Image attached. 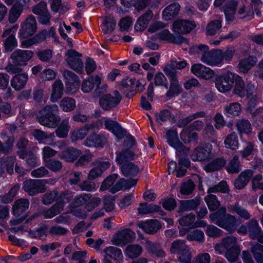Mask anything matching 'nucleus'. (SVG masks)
Listing matches in <instances>:
<instances>
[{"label": "nucleus", "instance_id": "f257e3e1", "mask_svg": "<svg viewBox=\"0 0 263 263\" xmlns=\"http://www.w3.org/2000/svg\"><path fill=\"white\" fill-rule=\"evenodd\" d=\"M89 203L87 204V209L88 211H91L95 207L97 206L100 203L101 199L98 197H93L90 199L89 194H86L80 196L75 197L73 202L69 204L70 210L68 213L64 214L56 218L57 221L59 223L64 224H69L70 222L71 217L69 215L70 213L74 216L78 217L83 218L85 216V213L82 212L81 209L77 208L72 209L73 206L78 207L82 204L85 203L88 200Z\"/></svg>", "mask_w": 263, "mask_h": 263}, {"label": "nucleus", "instance_id": "f03ea898", "mask_svg": "<svg viewBox=\"0 0 263 263\" xmlns=\"http://www.w3.org/2000/svg\"><path fill=\"white\" fill-rule=\"evenodd\" d=\"M36 31V21L35 17L30 16L21 24L18 36L21 40V45L23 48H29L46 37V32L42 31L32 38L27 40L34 34Z\"/></svg>", "mask_w": 263, "mask_h": 263}, {"label": "nucleus", "instance_id": "7ed1b4c3", "mask_svg": "<svg viewBox=\"0 0 263 263\" xmlns=\"http://www.w3.org/2000/svg\"><path fill=\"white\" fill-rule=\"evenodd\" d=\"M226 209L222 208L217 212L210 215V218L213 222L215 223L219 227L226 229L232 233L235 231L237 227L241 221L234 216L230 214L226 215Z\"/></svg>", "mask_w": 263, "mask_h": 263}, {"label": "nucleus", "instance_id": "20e7f679", "mask_svg": "<svg viewBox=\"0 0 263 263\" xmlns=\"http://www.w3.org/2000/svg\"><path fill=\"white\" fill-rule=\"evenodd\" d=\"M117 178L118 175L116 174L108 176L103 182L100 187V191L108 190L110 193H115L123 188L130 189L136 185L138 181V179L126 180L120 178L117 180Z\"/></svg>", "mask_w": 263, "mask_h": 263}, {"label": "nucleus", "instance_id": "39448f33", "mask_svg": "<svg viewBox=\"0 0 263 263\" xmlns=\"http://www.w3.org/2000/svg\"><path fill=\"white\" fill-rule=\"evenodd\" d=\"M215 250L219 253H224L226 257L230 262L236 261L240 252V249L237 245L236 239L233 236L223 239L221 243L215 246Z\"/></svg>", "mask_w": 263, "mask_h": 263}, {"label": "nucleus", "instance_id": "423d86ee", "mask_svg": "<svg viewBox=\"0 0 263 263\" xmlns=\"http://www.w3.org/2000/svg\"><path fill=\"white\" fill-rule=\"evenodd\" d=\"M58 111V106L56 105L45 107L37 116L39 122L44 126L55 127L60 120V117L54 114Z\"/></svg>", "mask_w": 263, "mask_h": 263}, {"label": "nucleus", "instance_id": "0eeeda50", "mask_svg": "<svg viewBox=\"0 0 263 263\" xmlns=\"http://www.w3.org/2000/svg\"><path fill=\"white\" fill-rule=\"evenodd\" d=\"M237 74L228 71L216 77L215 85L217 90L221 93L230 91L233 88Z\"/></svg>", "mask_w": 263, "mask_h": 263}, {"label": "nucleus", "instance_id": "6e6552de", "mask_svg": "<svg viewBox=\"0 0 263 263\" xmlns=\"http://www.w3.org/2000/svg\"><path fill=\"white\" fill-rule=\"evenodd\" d=\"M198 48L203 51L201 61L210 66H219L223 61L222 52L220 50L208 52L209 48L204 45H200Z\"/></svg>", "mask_w": 263, "mask_h": 263}, {"label": "nucleus", "instance_id": "1a4fd4ad", "mask_svg": "<svg viewBox=\"0 0 263 263\" xmlns=\"http://www.w3.org/2000/svg\"><path fill=\"white\" fill-rule=\"evenodd\" d=\"M171 252L179 255L178 258L180 263H191V255L184 241H174L172 245Z\"/></svg>", "mask_w": 263, "mask_h": 263}, {"label": "nucleus", "instance_id": "9d476101", "mask_svg": "<svg viewBox=\"0 0 263 263\" xmlns=\"http://www.w3.org/2000/svg\"><path fill=\"white\" fill-rule=\"evenodd\" d=\"M233 92L240 98L248 97L252 95L255 86L253 85H246L241 77L237 74L234 85Z\"/></svg>", "mask_w": 263, "mask_h": 263}, {"label": "nucleus", "instance_id": "9b49d317", "mask_svg": "<svg viewBox=\"0 0 263 263\" xmlns=\"http://www.w3.org/2000/svg\"><path fill=\"white\" fill-rule=\"evenodd\" d=\"M136 234L134 232L129 229H124L119 231L112 238L113 244L122 247L127 243L135 239Z\"/></svg>", "mask_w": 263, "mask_h": 263}, {"label": "nucleus", "instance_id": "f8f14e48", "mask_svg": "<svg viewBox=\"0 0 263 263\" xmlns=\"http://www.w3.org/2000/svg\"><path fill=\"white\" fill-rule=\"evenodd\" d=\"M260 230L261 229L259 227L257 221L252 219L249 223L248 227L241 226L238 229L237 232L239 234H246L249 231L250 236L252 238H257L259 242L263 243V233L258 235Z\"/></svg>", "mask_w": 263, "mask_h": 263}, {"label": "nucleus", "instance_id": "ddd939ff", "mask_svg": "<svg viewBox=\"0 0 263 263\" xmlns=\"http://www.w3.org/2000/svg\"><path fill=\"white\" fill-rule=\"evenodd\" d=\"M18 28V25H15L11 28L5 30L3 33L2 37H7L4 42L6 51H11L17 46V42L15 38V33Z\"/></svg>", "mask_w": 263, "mask_h": 263}, {"label": "nucleus", "instance_id": "4468645a", "mask_svg": "<svg viewBox=\"0 0 263 263\" xmlns=\"http://www.w3.org/2000/svg\"><path fill=\"white\" fill-rule=\"evenodd\" d=\"M105 253L103 263H121L123 256L121 250L115 247L110 246L104 250Z\"/></svg>", "mask_w": 263, "mask_h": 263}, {"label": "nucleus", "instance_id": "2eb2a0df", "mask_svg": "<svg viewBox=\"0 0 263 263\" xmlns=\"http://www.w3.org/2000/svg\"><path fill=\"white\" fill-rule=\"evenodd\" d=\"M66 62L69 67L77 72L83 69V63L80 57L81 54L73 50H69L66 53Z\"/></svg>", "mask_w": 263, "mask_h": 263}, {"label": "nucleus", "instance_id": "dca6fc26", "mask_svg": "<svg viewBox=\"0 0 263 263\" xmlns=\"http://www.w3.org/2000/svg\"><path fill=\"white\" fill-rule=\"evenodd\" d=\"M203 126L201 121L197 120L193 122L189 129H184L180 134L181 139L184 143L191 142L196 139L197 134L194 130H199Z\"/></svg>", "mask_w": 263, "mask_h": 263}, {"label": "nucleus", "instance_id": "f3484780", "mask_svg": "<svg viewBox=\"0 0 263 263\" xmlns=\"http://www.w3.org/2000/svg\"><path fill=\"white\" fill-rule=\"evenodd\" d=\"M63 76L66 80V92L70 94L76 93L80 86V80L78 77L73 72L68 70L64 71Z\"/></svg>", "mask_w": 263, "mask_h": 263}, {"label": "nucleus", "instance_id": "a211bd4d", "mask_svg": "<svg viewBox=\"0 0 263 263\" xmlns=\"http://www.w3.org/2000/svg\"><path fill=\"white\" fill-rule=\"evenodd\" d=\"M121 99V96L117 91H114L102 97L100 100L101 106L105 110L109 109L118 105Z\"/></svg>", "mask_w": 263, "mask_h": 263}, {"label": "nucleus", "instance_id": "6ab92c4d", "mask_svg": "<svg viewBox=\"0 0 263 263\" xmlns=\"http://www.w3.org/2000/svg\"><path fill=\"white\" fill-rule=\"evenodd\" d=\"M191 71L196 77L205 80H210L215 75V72L212 69L201 64L193 65Z\"/></svg>", "mask_w": 263, "mask_h": 263}, {"label": "nucleus", "instance_id": "aec40b11", "mask_svg": "<svg viewBox=\"0 0 263 263\" xmlns=\"http://www.w3.org/2000/svg\"><path fill=\"white\" fill-rule=\"evenodd\" d=\"M211 150L212 145L210 144L197 147L191 155V158L193 161H198L209 160L212 155Z\"/></svg>", "mask_w": 263, "mask_h": 263}, {"label": "nucleus", "instance_id": "412c9836", "mask_svg": "<svg viewBox=\"0 0 263 263\" xmlns=\"http://www.w3.org/2000/svg\"><path fill=\"white\" fill-rule=\"evenodd\" d=\"M95 167L91 170L88 178L92 179L101 175L103 172L110 166L109 160L107 158H100L95 161Z\"/></svg>", "mask_w": 263, "mask_h": 263}, {"label": "nucleus", "instance_id": "4be33fe9", "mask_svg": "<svg viewBox=\"0 0 263 263\" xmlns=\"http://www.w3.org/2000/svg\"><path fill=\"white\" fill-rule=\"evenodd\" d=\"M33 52L31 50H17L13 52L11 58L14 63L25 66L33 57Z\"/></svg>", "mask_w": 263, "mask_h": 263}, {"label": "nucleus", "instance_id": "5701e85b", "mask_svg": "<svg viewBox=\"0 0 263 263\" xmlns=\"http://www.w3.org/2000/svg\"><path fill=\"white\" fill-rule=\"evenodd\" d=\"M43 184H44V180H29L24 182L23 188L30 195H34L44 192Z\"/></svg>", "mask_w": 263, "mask_h": 263}, {"label": "nucleus", "instance_id": "b1692460", "mask_svg": "<svg viewBox=\"0 0 263 263\" xmlns=\"http://www.w3.org/2000/svg\"><path fill=\"white\" fill-rule=\"evenodd\" d=\"M195 27L194 22L190 21L178 20L172 25V30L178 33H186L192 30Z\"/></svg>", "mask_w": 263, "mask_h": 263}, {"label": "nucleus", "instance_id": "393cba45", "mask_svg": "<svg viewBox=\"0 0 263 263\" xmlns=\"http://www.w3.org/2000/svg\"><path fill=\"white\" fill-rule=\"evenodd\" d=\"M71 196H68L67 195H64L62 197V200L59 201L56 204H55L51 209L44 211L42 213L44 217L47 218H51L54 216L58 214L63 209L64 203L63 202L65 201H69L71 200L70 198Z\"/></svg>", "mask_w": 263, "mask_h": 263}, {"label": "nucleus", "instance_id": "a878e982", "mask_svg": "<svg viewBox=\"0 0 263 263\" xmlns=\"http://www.w3.org/2000/svg\"><path fill=\"white\" fill-rule=\"evenodd\" d=\"M138 227L145 233H153L160 228V224L157 220H146L139 222Z\"/></svg>", "mask_w": 263, "mask_h": 263}, {"label": "nucleus", "instance_id": "bb28decb", "mask_svg": "<svg viewBox=\"0 0 263 263\" xmlns=\"http://www.w3.org/2000/svg\"><path fill=\"white\" fill-rule=\"evenodd\" d=\"M105 128L112 132L118 139H121L124 135L123 129L119 124L110 119L104 118Z\"/></svg>", "mask_w": 263, "mask_h": 263}, {"label": "nucleus", "instance_id": "cd10ccee", "mask_svg": "<svg viewBox=\"0 0 263 263\" xmlns=\"http://www.w3.org/2000/svg\"><path fill=\"white\" fill-rule=\"evenodd\" d=\"M106 141V138L103 135L92 134L87 138L84 142V144L88 147L102 146Z\"/></svg>", "mask_w": 263, "mask_h": 263}, {"label": "nucleus", "instance_id": "c85d7f7f", "mask_svg": "<svg viewBox=\"0 0 263 263\" xmlns=\"http://www.w3.org/2000/svg\"><path fill=\"white\" fill-rule=\"evenodd\" d=\"M253 174V172L251 170H247L241 172L235 181V187L237 189H241L244 187L250 181Z\"/></svg>", "mask_w": 263, "mask_h": 263}, {"label": "nucleus", "instance_id": "c756f323", "mask_svg": "<svg viewBox=\"0 0 263 263\" xmlns=\"http://www.w3.org/2000/svg\"><path fill=\"white\" fill-rule=\"evenodd\" d=\"M166 137L168 143L170 146L175 148L177 151L180 152L183 150V145L178 141L177 132L175 130H169L166 132Z\"/></svg>", "mask_w": 263, "mask_h": 263}, {"label": "nucleus", "instance_id": "7c9ffc66", "mask_svg": "<svg viewBox=\"0 0 263 263\" xmlns=\"http://www.w3.org/2000/svg\"><path fill=\"white\" fill-rule=\"evenodd\" d=\"M64 86L61 80H57L52 85V90L50 95L51 102H55L60 99L63 95Z\"/></svg>", "mask_w": 263, "mask_h": 263}, {"label": "nucleus", "instance_id": "2f4dec72", "mask_svg": "<svg viewBox=\"0 0 263 263\" xmlns=\"http://www.w3.org/2000/svg\"><path fill=\"white\" fill-rule=\"evenodd\" d=\"M242 109V106L240 103H232L224 108V114L228 117L235 118L241 114Z\"/></svg>", "mask_w": 263, "mask_h": 263}, {"label": "nucleus", "instance_id": "473e14b6", "mask_svg": "<svg viewBox=\"0 0 263 263\" xmlns=\"http://www.w3.org/2000/svg\"><path fill=\"white\" fill-rule=\"evenodd\" d=\"M257 59L255 57L249 56L240 61L238 68L240 72L247 73L256 63Z\"/></svg>", "mask_w": 263, "mask_h": 263}, {"label": "nucleus", "instance_id": "72a5a7b5", "mask_svg": "<svg viewBox=\"0 0 263 263\" xmlns=\"http://www.w3.org/2000/svg\"><path fill=\"white\" fill-rule=\"evenodd\" d=\"M101 82V78L99 76H95L90 79L85 80L82 85L81 89L84 92H90L95 86L97 89Z\"/></svg>", "mask_w": 263, "mask_h": 263}, {"label": "nucleus", "instance_id": "f704fd0d", "mask_svg": "<svg viewBox=\"0 0 263 263\" xmlns=\"http://www.w3.org/2000/svg\"><path fill=\"white\" fill-rule=\"evenodd\" d=\"M187 65V63L184 60H172L168 63L163 68V71L167 76H172V70L175 69H182Z\"/></svg>", "mask_w": 263, "mask_h": 263}, {"label": "nucleus", "instance_id": "c9c22d12", "mask_svg": "<svg viewBox=\"0 0 263 263\" xmlns=\"http://www.w3.org/2000/svg\"><path fill=\"white\" fill-rule=\"evenodd\" d=\"M180 10V5L175 3L168 6L162 13V18L165 21H170L176 16Z\"/></svg>", "mask_w": 263, "mask_h": 263}, {"label": "nucleus", "instance_id": "e433bc0d", "mask_svg": "<svg viewBox=\"0 0 263 263\" xmlns=\"http://www.w3.org/2000/svg\"><path fill=\"white\" fill-rule=\"evenodd\" d=\"M238 4L236 0H229L227 2L223 9L227 21H231L234 19Z\"/></svg>", "mask_w": 263, "mask_h": 263}, {"label": "nucleus", "instance_id": "4c0bfd02", "mask_svg": "<svg viewBox=\"0 0 263 263\" xmlns=\"http://www.w3.org/2000/svg\"><path fill=\"white\" fill-rule=\"evenodd\" d=\"M28 79V75L25 73L17 74L11 81V86L16 90H19L24 87Z\"/></svg>", "mask_w": 263, "mask_h": 263}, {"label": "nucleus", "instance_id": "58836bf2", "mask_svg": "<svg viewBox=\"0 0 263 263\" xmlns=\"http://www.w3.org/2000/svg\"><path fill=\"white\" fill-rule=\"evenodd\" d=\"M153 17L152 11L148 10L141 16L136 22L135 29L138 31L144 30Z\"/></svg>", "mask_w": 263, "mask_h": 263}, {"label": "nucleus", "instance_id": "ea45409f", "mask_svg": "<svg viewBox=\"0 0 263 263\" xmlns=\"http://www.w3.org/2000/svg\"><path fill=\"white\" fill-rule=\"evenodd\" d=\"M148 2L149 0H121V4L125 7L129 8L134 6L138 11L147 6Z\"/></svg>", "mask_w": 263, "mask_h": 263}, {"label": "nucleus", "instance_id": "a19ab883", "mask_svg": "<svg viewBox=\"0 0 263 263\" xmlns=\"http://www.w3.org/2000/svg\"><path fill=\"white\" fill-rule=\"evenodd\" d=\"M169 76L171 77V85L167 96L172 97L178 95L181 91L182 88L175 74Z\"/></svg>", "mask_w": 263, "mask_h": 263}, {"label": "nucleus", "instance_id": "79ce46f5", "mask_svg": "<svg viewBox=\"0 0 263 263\" xmlns=\"http://www.w3.org/2000/svg\"><path fill=\"white\" fill-rule=\"evenodd\" d=\"M226 160L222 158H219L214 159L212 162L204 165V170L206 172H211L220 169L221 167L225 165Z\"/></svg>", "mask_w": 263, "mask_h": 263}, {"label": "nucleus", "instance_id": "37998d69", "mask_svg": "<svg viewBox=\"0 0 263 263\" xmlns=\"http://www.w3.org/2000/svg\"><path fill=\"white\" fill-rule=\"evenodd\" d=\"M29 204L28 200L24 199H21L16 201L13 206V213L14 215H21L28 209Z\"/></svg>", "mask_w": 263, "mask_h": 263}, {"label": "nucleus", "instance_id": "c03bdc74", "mask_svg": "<svg viewBox=\"0 0 263 263\" xmlns=\"http://www.w3.org/2000/svg\"><path fill=\"white\" fill-rule=\"evenodd\" d=\"M154 39L161 41L176 43L174 36L167 29L163 30L155 35Z\"/></svg>", "mask_w": 263, "mask_h": 263}, {"label": "nucleus", "instance_id": "a18cd8bd", "mask_svg": "<svg viewBox=\"0 0 263 263\" xmlns=\"http://www.w3.org/2000/svg\"><path fill=\"white\" fill-rule=\"evenodd\" d=\"M225 147L232 150H235L239 147V141L237 135L232 133L227 136L224 140Z\"/></svg>", "mask_w": 263, "mask_h": 263}, {"label": "nucleus", "instance_id": "49530a36", "mask_svg": "<svg viewBox=\"0 0 263 263\" xmlns=\"http://www.w3.org/2000/svg\"><path fill=\"white\" fill-rule=\"evenodd\" d=\"M142 248L138 245H131L126 247L125 254L126 256L134 258L139 256L142 253Z\"/></svg>", "mask_w": 263, "mask_h": 263}, {"label": "nucleus", "instance_id": "de8ad7c7", "mask_svg": "<svg viewBox=\"0 0 263 263\" xmlns=\"http://www.w3.org/2000/svg\"><path fill=\"white\" fill-rule=\"evenodd\" d=\"M116 26V21L111 15L106 16L103 21L102 29L105 33L112 32Z\"/></svg>", "mask_w": 263, "mask_h": 263}, {"label": "nucleus", "instance_id": "09e8293b", "mask_svg": "<svg viewBox=\"0 0 263 263\" xmlns=\"http://www.w3.org/2000/svg\"><path fill=\"white\" fill-rule=\"evenodd\" d=\"M81 154V152L76 148H70L64 151L61 158L68 162L74 161Z\"/></svg>", "mask_w": 263, "mask_h": 263}, {"label": "nucleus", "instance_id": "8fccbe9b", "mask_svg": "<svg viewBox=\"0 0 263 263\" xmlns=\"http://www.w3.org/2000/svg\"><path fill=\"white\" fill-rule=\"evenodd\" d=\"M237 128L240 136L242 134L249 135L252 132L251 124L246 120H241L238 121L237 124Z\"/></svg>", "mask_w": 263, "mask_h": 263}, {"label": "nucleus", "instance_id": "3c124183", "mask_svg": "<svg viewBox=\"0 0 263 263\" xmlns=\"http://www.w3.org/2000/svg\"><path fill=\"white\" fill-rule=\"evenodd\" d=\"M121 172L126 177L134 176L139 172V168L132 163L122 165L121 167Z\"/></svg>", "mask_w": 263, "mask_h": 263}, {"label": "nucleus", "instance_id": "603ef678", "mask_svg": "<svg viewBox=\"0 0 263 263\" xmlns=\"http://www.w3.org/2000/svg\"><path fill=\"white\" fill-rule=\"evenodd\" d=\"M60 106L64 111H70L76 107L75 100L69 97L64 98L60 102Z\"/></svg>", "mask_w": 263, "mask_h": 263}, {"label": "nucleus", "instance_id": "864d4df0", "mask_svg": "<svg viewBox=\"0 0 263 263\" xmlns=\"http://www.w3.org/2000/svg\"><path fill=\"white\" fill-rule=\"evenodd\" d=\"M33 136L40 143L50 144L52 142V137L54 136L53 134L50 136H47L46 134L39 130H35L33 132Z\"/></svg>", "mask_w": 263, "mask_h": 263}, {"label": "nucleus", "instance_id": "5fc2aeb1", "mask_svg": "<svg viewBox=\"0 0 263 263\" xmlns=\"http://www.w3.org/2000/svg\"><path fill=\"white\" fill-rule=\"evenodd\" d=\"M228 209L229 212L236 213L240 217L245 219H248L250 217L248 212L245 209L238 206V204L229 205L228 206Z\"/></svg>", "mask_w": 263, "mask_h": 263}, {"label": "nucleus", "instance_id": "6e6d98bb", "mask_svg": "<svg viewBox=\"0 0 263 263\" xmlns=\"http://www.w3.org/2000/svg\"><path fill=\"white\" fill-rule=\"evenodd\" d=\"M23 11V9L21 8L13 5L9 11V22L11 23H15L20 17Z\"/></svg>", "mask_w": 263, "mask_h": 263}, {"label": "nucleus", "instance_id": "4d7b16f0", "mask_svg": "<svg viewBox=\"0 0 263 263\" xmlns=\"http://www.w3.org/2000/svg\"><path fill=\"white\" fill-rule=\"evenodd\" d=\"M160 208L156 205L147 204V203H141L138 209L140 214H146L158 211Z\"/></svg>", "mask_w": 263, "mask_h": 263}, {"label": "nucleus", "instance_id": "13d9d810", "mask_svg": "<svg viewBox=\"0 0 263 263\" xmlns=\"http://www.w3.org/2000/svg\"><path fill=\"white\" fill-rule=\"evenodd\" d=\"M68 124V120H64L62 121L60 125L56 130V134L58 137L64 138L67 136L69 129Z\"/></svg>", "mask_w": 263, "mask_h": 263}, {"label": "nucleus", "instance_id": "bf43d9fd", "mask_svg": "<svg viewBox=\"0 0 263 263\" xmlns=\"http://www.w3.org/2000/svg\"><path fill=\"white\" fill-rule=\"evenodd\" d=\"M252 252L257 263H263V246L257 244L251 248Z\"/></svg>", "mask_w": 263, "mask_h": 263}, {"label": "nucleus", "instance_id": "052dcab7", "mask_svg": "<svg viewBox=\"0 0 263 263\" xmlns=\"http://www.w3.org/2000/svg\"><path fill=\"white\" fill-rule=\"evenodd\" d=\"M89 129L88 126L86 125L83 128L74 130L71 135L72 140L76 141L83 139L86 135Z\"/></svg>", "mask_w": 263, "mask_h": 263}, {"label": "nucleus", "instance_id": "680f3d73", "mask_svg": "<svg viewBox=\"0 0 263 263\" xmlns=\"http://www.w3.org/2000/svg\"><path fill=\"white\" fill-rule=\"evenodd\" d=\"M241 168L238 161V157L237 156H234L227 167V171L230 173H235L239 172Z\"/></svg>", "mask_w": 263, "mask_h": 263}, {"label": "nucleus", "instance_id": "e2e57ef3", "mask_svg": "<svg viewBox=\"0 0 263 263\" xmlns=\"http://www.w3.org/2000/svg\"><path fill=\"white\" fill-rule=\"evenodd\" d=\"M221 20H218L209 23L206 28V33L208 35H213L221 27Z\"/></svg>", "mask_w": 263, "mask_h": 263}, {"label": "nucleus", "instance_id": "0e129e2a", "mask_svg": "<svg viewBox=\"0 0 263 263\" xmlns=\"http://www.w3.org/2000/svg\"><path fill=\"white\" fill-rule=\"evenodd\" d=\"M205 201L211 211L216 210L219 206V202L213 195H209L205 197Z\"/></svg>", "mask_w": 263, "mask_h": 263}, {"label": "nucleus", "instance_id": "69168bd1", "mask_svg": "<svg viewBox=\"0 0 263 263\" xmlns=\"http://www.w3.org/2000/svg\"><path fill=\"white\" fill-rule=\"evenodd\" d=\"M57 74V71L51 68L44 69L40 74L41 79L44 81H50L54 79Z\"/></svg>", "mask_w": 263, "mask_h": 263}, {"label": "nucleus", "instance_id": "338daca9", "mask_svg": "<svg viewBox=\"0 0 263 263\" xmlns=\"http://www.w3.org/2000/svg\"><path fill=\"white\" fill-rule=\"evenodd\" d=\"M185 218H183L180 220V223L182 224H183L184 226H186L188 227V228H198V227H204L206 226V223L202 220L196 222H194V221L195 220V217H192L190 218H189L190 221L189 223L186 224L184 222V220H186Z\"/></svg>", "mask_w": 263, "mask_h": 263}, {"label": "nucleus", "instance_id": "774afa93", "mask_svg": "<svg viewBox=\"0 0 263 263\" xmlns=\"http://www.w3.org/2000/svg\"><path fill=\"white\" fill-rule=\"evenodd\" d=\"M132 20L129 17L121 18L119 23V26L121 31H127L132 24Z\"/></svg>", "mask_w": 263, "mask_h": 263}]
</instances>
